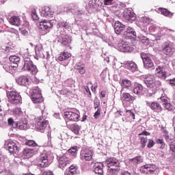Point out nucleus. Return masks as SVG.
<instances>
[{
	"mask_svg": "<svg viewBox=\"0 0 175 175\" xmlns=\"http://www.w3.org/2000/svg\"><path fill=\"white\" fill-rule=\"evenodd\" d=\"M105 164L107 165L108 172L110 174L117 175L121 170V161L116 157H108L105 161Z\"/></svg>",
	"mask_w": 175,
	"mask_h": 175,
	"instance_id": "1",
	"label": "nucleus"
},
{
	"mask_svg": "<svg viewBox=\"0 0 175 175\" xmlns=\"http://www.w3.org/2000/svg\"><path fill=\"white\" fill-rule=\"evenodd\" d=\"M144 83L146 87L150 88L148 90V94H150V95L156 94L159 87L162 85V83L160 81L155 80V77H154V75H148L144 79Z\"/></svg>",
	"mask_w": 175,
	"mask_h": 175,
	"instance_id": "2",
	"label": "nucleus"
},
{
	"mask_svg": "<svg viewBox=\"0 0 175 175\" xmlns=\"http://www.w3.org/2000/svg\"><path fill=\"white\" fill-rule=\"evenodd\" d=\"M139 172L142 174H159V168L154 164H146L140 167Z\"/></svg>",
	"mask_w": 175,
	"mask_h": 175,
	"instance_id": "3",
	"label": "nucleus"
},
{
	"mask_svg": "<svg viewBox=\"0 0 175 175\" xmlns=\"http://www.w3.org/2000/svg\"><path fill=\"white\" fill-rule=\"evenodd\" d=\"M7 96L10 103L13 105H18L21 102V96L15 90H8L7 92Z\"/></svg>",
	"mask_w": 175,
	"mask_h": 175,
	"instance_id": "4",
	"label": "nucleus"
},
{
	"mask_svg": "<svg viewBox=\"0 0 175 175\" xmlns=\"http://www.w3.org/2000/svg\"><path fill=\"white\" fill-rule=\"evenodd\" d=\"M67 10H68V12H70V13H72L74 16H75V17H77L78 18H81V17H83V16L85 14V10H80L79 8V5L75 3L69 4Z\"/></svg>",
	"mask_w": 175,
	"mask_h": 175,
	"instance_id": "5",
	"label": "nucleus"
},
{
	"mask_svg": "<svg viewBox=\"0 0 175 175\" xmlns=\"http://www.w3.org/2000/svg\"><path fill=\"white\" fill-rule=\"evenodd\" d=\"M42 116H40L38 121L36 124V128L38 131H40L42 133L46 131V128L49 125V120H46V116H44V111H42Z\"/></svg>",
	"mask_w": 175,
	"mask_h": 175,
	"instance_id": "6",
	"label": "nucleus"
},
{
	"mask_svg": "<svg viewBox=\"0 0 175 175\" xmlns=\"http://www.w3.org/2000/svg\"><path fill=\"white\" fill-rule=\"evenodd\" d=\"M49 152L44 150L40 156L36 159L38 165L40 167H47L49 166Z\"/></svg>",
	"mask_w": 175,
	"mask_h": 175,
	"instance_id": "7",
	"label": "nucleus"
},
{
	"mask_svg": "<svg viewBox=\"0 0 175 175\" xmlns=\"http://www.w3.org/2000/svg\"><path fill=\"white\" fill-rule=\"evenodd\" d=\"M31 100L33 103H42L43 102V96H42V92L38 87L33 88L31 93Z\"/></svg>",
	"mask_w": 175,
	"mask_h": 175,
	"instance_id": "8",
	"label": "nucleus"
},
{
	"mask_svg": "<svg viewBox=\"0 0 175 175\" xmlns=\"http://www.w3.org/2000/svg\"><path fill=\"white\" fill-rule=\"evenodd\" d=\"M167 69H169V66H158L155 68V75L162 80H165L167 77Z\"/></svg>",
	"mask_w": 175,
	"mask_h": 175,
	"instance_id": "9",
	"label": "nucleus"
},
{
	"mask_svg": "<svg viewBox=\"0 0 175 175\" xmlns=\"http://www.w3.org/2000/svg\"><path fill=\"white\" fill-rule=\"evenodd\" d=\"M35 51L36 59H39V58H42L43 59H49L50 58V54L49 52H44L43 51V46H42V44L36 45Z\"/></svg>",
	"mask_w": 175,
	"mask_h": 175,
	"instance_id": "10",
	"label": "nucleus"
},
{
	"mask_svg": "<svg viewBox=\"0 0 175 175\" xmlns=\"http://www.w3.org/2000/svg\"><path fill=\"white\" fill-rule=\"evenodd\" d=\"M73 111H66L64 113V117L66 120L68 121H72V122H77V121H79V118H80V115H79L78 113L79 111L74 109Z\"/></svg>",
	"mask_w": 175,
	"mask_h": 175,
	"instance_id": "11",
	"label": "nucleus"
},
{
	"mask_svg": "<svg viewBox=\"0 0 175 175\" xmlns=\"http://www.w3.org/2000/svg\"><path fill=\"white\" fill-rule=\"evenodd\" d=\"M4 147L5 150H8L9 152L11 154H18V151H20V148H18L16 143L13 141H7L4 144Z\"/></svg>",
	"mask_w": 175,
	"mask_h": 175,
	"instance_id": "12",
	"label": "nucleus"
},
{
	"mask_svg": "<svg viewBox=\"0 0 175 175\" xmlns=\"http://www.w3.org/2000/svg\"><path fill=\"white\" fill-rule=\"evenodd\" d=\"M122 36L125 39H136V31L135 29L127 27L124 29Z\"/></svg>",
	"mask_w": 175,
	"mask_h": 175,
	"instance_id": "13",
	"label": "nucleus"
},
{
	"mask_svg": "<svg viewBox=\"0 0 175 175\" xmlns=\"http://www.w3.org/2000/svg\"><path fill=\"white\" fill-rule=\"evenodd\" d=\"M141 57L144 63V68H145V69H150L153 68L154 62H152V59H151V57L148 56V55L146 53H142Z\"/></svg>",
	"mask_w": 175,
	"mask_h": 175,
	"instance_id": "14",
	"label": "nucleus"
},
{
	"mask_svg": "<svg viewBox=\"0 0 175 175\" xmlns=\"http://www.w3.org/2000/svg\"><path fill=\"white\" fill-rule=\"evenodd\" d=\"M124 18H126L130 23L136 20V14L133 12L131 8L126 9L123 13Z\"/></svg>",
	"mask_w": 175,
	"mask_h": 175,
	"instance_id": "15",
	"label": "nucleus"
},
{
	"mask_svg": "<svg viewBox=\"0 0 175 175\" xmlns=\"http://www.w3.org/2000/svg\"><path fill=\"white\" fill-rule=\"evenodd\" d=\"M117 50L122 53H132L133 51V47L131 46L127 42H124L118 45Z\"/></svg>",
	"mask_w": 175,
	"mask_h": 175,
	"instance_id": "16",
	"label": "nucleus"
},
{
	"mask_svg": "<svg viewBox=\"0 0 175 175\" xmlns=\"http://www.w3.org/2000/svg\"><path fill=\"white\" fill-rule=\"evenodd\" d=\"M80 158L81 161H91L92 159V151L90 149H84L81 151Z\"/></svg>",
	"mask_w": 175,
	"mask_h": 175,
	"instance_id": "17",
	"label": "nucleus"
},
{
	"mask_svg": "<svg viewBox=\"0 0 175 175\" xmlns=\"http://www.w3.org/2000/svg\"><path fill=\"white\" fill-rule=\"evenodd\" d=\"M160 102L163 105H165V109L169 110L170 111L174 109V107L169 103V98H167V96H166V94L161 95V96L160 97Z\"/></svg>",
	"mask_w": 175,
	"mask_h": 175,
	"instance_id": "18",
	"label": "nucleus"
},
{
	"mask_svg": "<svg viewBox=\"0 0 175 175\" xmlns=\"http://www.w3.org/2000/svg\"><path fill=\"white\" fill-rule=\"evenodd\" d=\"M70 162H72V160L67 157L66 154H64L59 159V166L60 169H64V167L69 166V165H70Z\"/></svg>",
	"mask_w": 175,
	"mask_h": 175,
	"instance_id": "19",
	"label": "nucleus"
},
{
	"mask_svg": "<svg viewBox=\"0 0 175 175\" xmlns=\"http://www.w3.org/2000/svg\"><path fill=\"white\" fill-rule=\"evenodd\" d=\"M163 53L166 55H172L174 53V44L166 42L163 48Z\"/></svg>",
	"mask_w": 175,
	"mask_h": 175,
	"instance_id": "20",
	"label": "nucleus"
},
{
	"mask_svg": "<svg viewBox=\"0 0 175 175\" xmlns=\"http://www.w3.org/2000/svg\"><path fill=\"white\" fill-rule=\"evenodd\" d=\"M126 27L125 25L122 24L121 22L116 21L114 24L115 33L117 35H120V33H124Z\"/></svg>",
	"mask_w": 175,
	"mask_h": 175,
	"instance_id": "21",
	"label": "nucleus"
},
{
	"mask_svg": "<svg viewBox=\"0 0 175 175\" xmlns=\"http://www.w3.org/2000/svg\"><path fill=\"white\" fill-rule=\"evenodd\" d=\"M42 17H51L54 14V12L51 11V8L49 6H44L40 10Z\"/></svg>",
	"mask_w": 175,
	"mask_h": 175,
	"instance_id": "22",
	"label": "nucleus"
},
{
	"mask_svg": "<svg viewBox=\"0 0 175 175\" xmlns=\"http://www.w3.org/2000/svg\"><path fill=\"white\" fill-rule=\"evenodd\" d=\"M51 27H53L51 21L44 20L42 22L40 23L39 29L42 31H48Z\"/></svg>",
	"mask_w": 175,
	"mask_h": 175,
	"instance_id": "23",
	"label": "nucleus"
},
{
	"mask_svg": "<svg viewBox=\"0 0 175 175\" xmlns=\"http://www.w3.org/2000/svg\"><path fill=\"white\" fill-rule=\"evenodd\" d=\"M104 165L103 163H96L93 166V172L96 173V174H103V167Z\"/></svg>",
	"mask_w": 175,
	"mask_h": 175,
	"instance_id": "24",
	"label": "nucleus"
},
{
	"mask_svg": "<svg viewBox=\"0 0 175 175\" xmlns=\"http://www.w3.org/2000/svg\"><path fill=\"white\" fill-rule=\"evenodd\" d=\"M16 83L19 84V85H23L24 87H27L29 84V79L25 76H21L17 78Z\"/></svg>",
	"mask_w": 175,
	"mask_h": 175,
	"instance_id": "25",
	"label": "nucleus"
},
{
	"mask_svg": "<svg viewBox=\"0 0 175 175\" xmlns=\"http://www.w3.org/2000/svg\"><path fill=\"white\" fill-rule=\"evenodd\" d=\"M8 22L11 25H15V27H20V25H21V21L18 16H11L8 18Z\"/></svg>",
	"mask_w": 175,
	"mask_h": 175,
	"instance_id": "26",
	"label": "nucleus"
},
{
	"mask_svg": "<svg viewBox=\"0 0 175 175\" xmlns=\"http://www.w3.org/2000/svg\"><path fill=\"white\" fill-rule=\"evenodd\" d=\"M146 102V105L148 106H150V109L152 110H154V111H157V113H161V111H162V107L161 106V105H159V103L157 102H152L150 105V103L148 101Z\"/></svg>",
	"mask_w": 175,
	"mask_h": 175,
	"instance_id": "27",
	"label": "nucleus"
},
{
	"mask_svg": "<svg viewBox=\"0 0 175 175\" xmlns=\"http://www.w3.org/2000/svg\"><path fill=\"white\" fill-rule=\"evenodd\" d=\"M36 154V150L33 148H26L23 152V155L25 158H31L33 154Z\"/></svg>",
	"mask_w": 175,
	"mask_h": 175,
	"instance_id": "28",
	"label": "nucleus"
},
{
	"mask_svg": "<svg viewBox=\"0 0 175 175\" xmlns=\"http://www.w3.org/2000/svg\"><path fill=\"white\" fill-rule=\"evenodd\" d=\"M121 99L126 102H133V100H136V96H132L129 93L124 92L122 94Z\"/></svg>",
	"mask_w": 175,
	"mask_h": 175,
	"instance_id": "29",
	"label": "nucleus"
},
{
	"mask_svg": "<svg viewBox=\"0 0 175 175\" xmlns=\"http://www.w3.org/2000/svg\"><path fill=\"white\" fill-rule=\"evenodd\" d=\"M125 66L131 72H137V65L134 62H127Z\"/></svg>",
	"mask_w": 175,
	"mask_h": 175,
	"instance_id": "30",
	"label": "nucleus"
},
{
	"mask_svg": "<svg viewBox=\"0 0 175 175\" xmlns=\"http://www.w3.org/2000/svg\"><path fill=\"white\" fill-rule=\"evenodd\" d=\"M8 31L11 33L10 36L12 40H20V34L18 33V31L16 30V29H10Z\"/></svg>",
	"mask_w": 175,
	"mask_h": 175,
	"instance_id": "31",
	"label": "nucleus"
},
{
	"mask_svg": "<svg viewBox=\"0 0 175 175\" xmlns=\"http://www.w3.org/2000/svg\"><path fill=\"white\" fill-rule=\"evenodd\" d=\"M28 125V122L27 120L23 122H16L15 124V126L14 128H17L18 129L21 130H25L27 129V126Z\"/></svg>",
	"mask_w": 175,
	"mask_h": 175,
	"instance_id": "32",
	"label": "nucleus"
},
{
	"mask_svg": "<svg viewBox=\"0 0 175 175\" xmlns=\"http://www.w3.org/2000/svg\"><path fill=\"white\" fill-rule=\"evenodd\" d=\"M158 10L159 13H161V14H163V16H165V17H170V18L173 17V13L170 12V11L166 8H160Z\"/></svg>",
	"mask_w": 175,
	"mask_h": 175,
	"instance_id": "33",
	"label": "nucleus"
},
{
	"mask_svg": "<svg viewBox=\"0 0 175 175\" xmlns=\"http://www.w3.org/2000/svg\"><path fill=\"white\" fill-rule=\"evenodd\" d=\"M10 62L13 64L14 68H17L18 66V63L20 62V57L16 55H11L9 58Z\"/></svg>",
	"mask_w": 175,
	"mask_h": 175,
	"instance_id": "34",
	"label": "nucleus"
},
{
	"mask_svg": "<svg viewBox=\"0 0 175 175\" xmlns=\"http://www.w3.org/2000/svg\"><path fill=\"white\" fill-rule=\"evenodd\" d=\"M72 57V54L69 52H63L59 56L57 57L58 61H66V59H69Z\"/></svg>",
	"mask_w": 175,
	"mask_h": 175,
	"instance_id": "35",
	"label": "nucleus"
},
{
	"mask_svg": "<svg viewBox=\"0 0 175 175\" xmlns=\"http://www.w3.org/2000/svg\"><path fill=\"white\" fill-rule=\"evenodd\" d=\"M133 92L136 95H142V94H143V85H142V84L137 83L134 87Z\"/></svg>",
	"mask_w": 175,
	"mask_h": 175,
	"instance_id": "36",
	"label": "nucleus"
},
{
	"mask_svg": "<svg viewBox=\"0 0 175 175\" xmlns=\"http://www.w3.org/2000/svg\"><path fill=\"white\" fill-rule=\"evenodd\" d=\"M77 166L71 165L70 170L66 171L65 175H77Z\"/></svg>",
	"mask_w": 175,
	"mask_h": 175,
	"instance_id": "37",
	"label": "nucleus"
},
{
	"mask_svg": "<svg viewBox=\"0 0 175 175\" xmlns=\"http://www.w3.org/2000/svg\"><path fill=\"white\" fill-rule=\"evenodd\" d=\"M61 42L62 44H64V46H68V44L72 43V38L69 36H64V37H62Z\"/></svg>",
	"mask_w": 175,
	"mask_h": 175,
	"instance_id": "38",
	"label": "nucleus"
},
{
	"mask_svg": "<svg viewBox=\"0 0 175 175\" xmlns=\"http://www.w3.org/2000/svg\"><path fill=\"white\" fill-rule=\"evenodd\" d=\"M122 88H131L132 87V82L128 79H123L122 81Z\"/></svg>",
	"mask_w": 175,
	"mask_h": 175,
	"instance_id": "39",
	"label": "nucleus"
},
{
	"mask_svg": "<svg viewBox=\"0 0 175 175\" xmlns=\"http://www.w3.org/2000/svg\"><path fill=\"white\" fill-rule=\"evenodd\" d=\"M31 65H32V61H31V59L25 58L24 60L23 70H27V69H29V66H31Z\"/></svg>",
	"mask_w": 175,
	"mask_h": 175,
	"instance_id": "40",
	"label": "nucleus"
},
{
	"mask_svg": "<svg viewBox=\"0 0 175 175\" xmlns=\"http://www.w3.org/2000/svg\"><path fill=\"white\" fill-rule=\"evenodd\" d=\"M26 70L30 72L31 75H36V73H38V68L36 67V66H35V64H33V63H31V66H29V68L27 69Z\"/></svg>",
	"mask_w": 175,
	"mask_h": 175,
	"instance_id": "41",
	"label": "nucleus"
},
{
	"mask_svg": "<svg viewBox=\"0 0 175 175\" xmlns=\"http://www.w3.org/2000/svg\"><path fill=\"white\" fill-rule=\"evenodd\" d=\"M96 6V4L93 1H90L88 2V5H86V9L88 10H90V12H93V10H95Z\"/></svg>",
	"mask_w": 175,
	"mask_h": 175,
	"instance_id": "42",
	"label": "nucleus"
},
{
	"mask_svg": "<svg viewBox=\"0 0 175 175\" xmlns=\"http://www.w3.org/2000/svg\"><path fill=\"white\" fill-rule=\"evenodd\" d=\"M75 68L77 70H79L80 75H84V73H85L84 65L77 64Z\"/></svg>",
	"mask_w": 175,
	"mask_h": 175,
	"instance_id": "43",
	"label": "nucleus"
},
{
	"mask_svg": "<svg viewBox=\"0 0 175 175\" xmlns=\"http://www.w3.org/2000/svg\"><path fill=\"white\" fill-rule=\"evenodd\" d=\"M80 129H81V127L79 126L78 124H73L71 130L75 135H79L80 133Z\"/></svg>",
	"mask_w": 175,
	"mask_h": 175,
	"instance_id": "44",
	"label": "nucleus"
},
{
	"mask_svg": "<svg viewBox=\"0 0 175 175\" xmlns=\"http://www.w3.org/2000/svg\"><path fill=\"white\" fill-rule=\"evenodd\" d=\"M131 161L133 162L135 165H138L139 163H142V162H143V157L139 156L134 159H131Z\"/></svg>",
	"mask_w": 175,
	"mask_h": 175,
	"instance_id": "45",
	"label": "nucleus"
},
{
	"mask_svg": "<svg viewBox=\"0 0 175 175\" xmlns=\"http://www.w3.org/2000/svg\"><path fill=\"white\" fill-rule=\"evenodd\" d=\"M68 153L70 154L72 157H76V154H77V146L71 147L68 150Z\"/></svg>",
	"mask_w": 175,
	"mask_h": 175,
	"instance_id": "46",
	"label": "nucleus"
},
{
	"mask_svg": "<svg viewBox=\"0 0 175 175\" xmlns=\"http://www.w3.org/2000/svg\"><path fill=\"white\" fill-rule=\"evenodd\" d=\"M57 28H65L66 29H67V28H69V25L68 24V22H60L57 24Z\"/></svg>",
	"mask_w": 175,
	"mask_h": 175,
	"instance_id": "47",
	"label": "nucleus"
},
{
	"mask_svg": "<svg viewBox=\"0 0 175 175\" xmlns=\"http://www.w3.org/2000/svg\"><path fill=\"white\" fill-rule=\"evenodd\" d=\"M3 69L6 70V72H12L14 66L13 65H10V64H4L3 66Z\"/></svg>",
	"mask_w": 175,
	"mask_h": 175,
	"instance_id": "48",
	"label": "nucleus"
},
{
	"mask_svg": "<svg viewBox=\"0 0 175 175\" xmlns=\"http://www.w3.org/2000/svg\"><path fill=\"white\" fill-rule=\"evenodd\" d=\"M25 144L29 146V147H38V144L33 140H28L25 142Z\"/></svg>",
	"mask_w": 175,
	"mask_h": 175,
	"instance_id": "49",
	"label": "nucleus"
},
{
	"mask_svg": "<svg viewBox=\"0 0 175 175\" xmlns=\"http://www.w3.org/2000/svg\"><path fill=\"white\" fill-rule=\"evenodd\" d=\"M141 43H142L145 46H148V44H150V39H148V38L146 36H144L141 39Z\"/></svg>",
	"mask_w": 175,
	"mask_h": 175,
	"instance_id": "50",
	"label": "nucleus"
},
{
	"mask_svg": "<svg viewBox=\"0 0 175 175\" xmlns=\"http://www.w3.org/2000/svg\"><path fill=\"white\" fill-rule=\"evenodd\" d=\"M147 144V137H141V148H144Z\"/></svg>",
	"mask_w": 175,
	"mask_h": 175,
	"instance_id": "51",
	"label": "nucleus"
},
{
	"mask_svg": "<svg viewBox=\"0 0 175 175\" xmlns=\"http://www.w3.org/2000/svg\"><path fill=\"white\" fill-rule=\"evenodd\" d=\"M157 144H160V148L161 150H163V148H165V142H163V139H157Z\"/></svg>",
	"mask_w": 175,
	"mask_h": 175,
	"instance_id": "52",
	"label": "nucleus"
},
{
	"mask_svg": "<svg viewBox=\"0 0 175 175\" xmlns=\"http://www.w3.org/2000/svg\"><path fill=\"white\" fill-rule=\"evenodd\" d=\"M126 116H128L130 117V118H133V120H135V113L133 112V110H126Z\"/></svg>",
	"mask_w": 175,
	"mask_h": 175,
	"instance_id": "53",
	"label": "nucleus"
},
{
	"mask_svg": "<svg viewBox=\"0 0 175 175\" xmlns=\"http://www.w3.org/2000/svg\"><path fill=\"white\" fill-rule=\"evenodd\" d=\"M8 125H10V126H13V128L16 126V124L17 123L14 122V120L12 118H8Z\"/></svg>",
	"mask_w": 175,
	"mask_h": 175,
	"instance_id": "54",
	"label": "nucleus"
},
{
	"mask_svg": "<svg viewBox=\"0 0 175 175\" xmlns=\"http://www.w3.org/2000/svg\"><path fill=\"white\" fill-rule=\"evenodd\" d=\"M99 106H100V100H99L98 98H96L94 101V109H98Z\"/></svg>",
	"mask_w": 175,
	"mask_h": 175,
	"instance_id": "55",
	"label": "nucleus"
},
{
	"mask_svg": "<svg viewBox=\"0 0 175 175\" xmlns=\"http://www.w3.org/2000/svg\"><path fill=\"white\" fill-rule=\"evenodd\" d=\"M155 144V142H154V140L152 139H149L148 143V148H152V147H154V145Z\"/></svg>",
	"mask_w": 175,
	"mask_h": 175,
	"instance_id": "56",
	"label": "nucleus"
},
{
	"mask_svg": "<svg viewBox=\"0 0 175 175\" xmlns=\"http://www.w3.org/2000/svg\"><path fill=\"white\" fill-rule=\"evenodd\" d=\"M13 113L16 114V116H20V114H22L21 109L20 108H15L13 111Z\"/></svg>",
	"mask_w": 175,
	"mask_h": 175,
	"instance_id": "57",
	"label": "nucleus"
},
{
	"mask_svg": "<svg viewBox=\"0 0 175 175\" xmlns=\"http://www.w3.org/2000/svg\"><path fill=\"white\" fill-rule=\"evenodd\" d=\"M31 16H32L33 20H38V18H39V17L38 16V14H36V11H35V10L32 11Z\"/></svg>",
	"mask_w": 175,
	"mask_h": 175,
	"instance_id": "58",
	"label": "nucleus"
},
{
	"mask_svg": "<svg viewBox=\"0 0 175 175\" xmlns=\"http://www.w3.org/2000/svg\"><path fill=\"white\" fill-rule=\"evenodd\" d=\"M170 150L172 152V155H175V145L172 144L170 145Z\"/></svg>",
	"mask_w": 175,
	"mask_h": 175,
	"instance_id": "59",
	"label": "nucleus"
},
{
	"mask_svg": "<svg viewBox=\"0 0 175 175\" xmlns=\"http://www.w3.org/2000/svg\"><path fill=\"white\" fill-rule=\"evenodd\" d=\"M100 108H98L97 111L95 112L94 117V118H98V117H99V116H100Z\"/></svg>",
	"mask_w": 175,
	"mask_h": 175,
	"instance_id": "60",
	"label": "nucleus"
},
{
	"mask_svg": "<svg viewBox=\"0 0 175 175\" xmlns=\"http://www.w3.org/2000/svg\"><path fill=\"white\" fill-rule=\"evenodd\" d=\"M169 84L172 86V87H175V77L169 79Z\"/></svg>",
	"mask_w": 175,
	"mask_h": 175,
	"instance_id": "61",
	"label": "nucleus"
},
{
	"mask_svg": "<svg viewBox=\"0 0 175 175\" xmlns=\"http://www.w3.org/2000/svg\"><path fill=\"white\" fill-rule=\"evenodd\" d=\"M114 0H104V4L105 5H111L113 3V1Z\"/></svg>",
	"mask_w": 175,
	"mask_h": 175,
	"instance_id": "62",
	"label": "nucleus"
},
{
	"mask_svg": "<svg viewBox=\"0 0 175 175\" xmlns=\"http://www.w3.org/2000/svg\"><path fill=\"white\" fill-rule=\"evenodd\" d=\"M21 33L23 35V36H27L28 35V31H27V29H22Z\"/></svg>",
	"mask_w": 175,
	"mask_h": 175,
	"instance_id": "63",
	"label": "nucleus"
},
{
	"mask_svg": "<svg viewBox=\"0 0 175 175\" xmlns=\"http://www.w3.org/2000/svg\"><path fill=\"white\" fill-rule=\"evenodd\" d=\"M145 135V136H150V133L147 132V131H143L139 135Z\"/></svg>",
	"mask_w": 175,
	"mask_h": 175,
	"instance_id": "64",
	"label": "nucleus"
}]
</instances>
